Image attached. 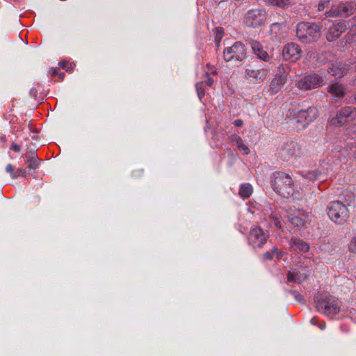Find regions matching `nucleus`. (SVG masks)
Returning <instances> with one entry per match:
<instances>
[{"label":"nucleus","instance_id":"obj_1","mask_svg":"<svg viewBox=\"0 0 356 356\" xmlns=\"http://www.w3.org/2000/svg\"><path fill=\"white\" fill-rule=\"evenodd\" d=\"M273 186L274 191L284 198L292 197L300 192V188L296 185L291 177L282 172L273 174Z\"/></svg>","mask_w":356,"mask_h":356},{"label":"nucleus","instance_id":"obj_2","mask_svg":"<svg viewBox=\"0 0 356 356\" xmlns=\"http://www.w3.org/2000/svg\"><path fill=\"white\" fill-rule=\"evenodd\" d=\"M296 35L302 43L314 42L321 37V27L313 22H299L296 26Z\"/></svg>","mask_w":356,"mask_h":356},{"label":"nucleus","instance_id":"obj_3","mask_svg":"<svg viewBox=\"0 0 356 356\" xmlns=\"http://www.w3.org/2000/svg\"><path fill=\"white\" fill-rule=\"evenodd\" d=\"M326 212L329 218L339 225L343 224L349 218L348 207L340 201L330 202L327 206Z\"/></svg>","mask_w":356,"mask_h":356},{"label":"nucleus","instance_id":"obj_4","mask_svg":"<svg viewBox=\"0 0 356 356\" xmlns=\"http://www.w3.org/2000/svg\"><path fill=\"white\" fill-rule=\"evenodd\" d=\"M266 19L265 10L254 8L248 10L242 17V23L249 28H259L261 26Z\"/></svg>","mask_w":356,"mask_h":356},{"label":"nucleus","instance_id":"obj_5","mask_svg":"<svg viewBox=\"0 0 356 356\" xmlns=\"http://www.w3.org/2000/svg\"><path fill=\"white\" fill-rule=\"evenodd\" d=\"M317 116L318 110L314 107H309L307 110H300L294 113L293 123L298 129H304Z\"/></svg>","mask_w":356,"mask_h":356},{"label":"nucleus","instance_id":"obj_6","mask_svg":"<svg viewBox=\"0 0 356 356\" xmlns=\"http://www.w3.org/2000/svg\"><path fill=\"white\" fill-rule=\"evenodd\" d=\"M245 57L246 50L241 42H236L224 49L223 58L226 62L242 61Z\"/></svg>","mask_w":356,"mask_h":356},{"label":"nucleus","instance_id":"obj_7","mask_svg":"<svg viewBox=\"0 0 356 356\" xmlns=\"http://www.w3.org/2000/svg\"><path fill=\"white\" fill-rule=\"evenodd\" d=\"M355 6L353 3H340L337 5L332 4L330 9L325 13L329 17H346L353 14Z\"/></svg>","mask_w":356,"mask_h":356},{"label":"nucleus","instance_id":"obj_8","mask_svg":"<svg viewBox=\"0 0 356 356\" xmlns=\"http://www.w3.org/2000/svg\"><path fill=\"white\" fill-rule=\"evenodd\" d=\"M324 85V79L316 74L307 75L296 83V86L300 90H307L320 88Z\"/></svg>","mask_w":356,"mask_h":356},{"label":"nucleus","instance_id":"obj_9","mask_svg":"<svg viewBox=\"0 0 356 356\" xmlns=\"http://www.w3.org/2000/svg\"><path fill=\"white\" fill-rule=\"evenodd\" d=\"M327 26V31L326 33V38L330 42L334 41L339 38L341 33L347 29L346 23L343 21L330 22Z\"/></svg>","mask_w":356,"mask_h":356},{"label":"nucleus","instance_id":"obj_10","mask_svg":"<svg viewBox=\"0 0 356 356\" xmlns=\"http://www.w3.org/2000/svg\"><path fill=\"white\" fill-rule=\"evenodd\" d=\"M287 218L292 225L300 229L305 226L309 218V213L302 209H295L288 213Z\"/></svg>","mask_w":356,"mask_h":356},{"label":"nucleus","instance_id":"obj_11","mask_svg":"<svg viewBox=\"0 0 356 356\" xmlns=\"http://www.w3.org/2000/svg\"><path fill=\"white\" fill-rule=\"evenodd\" d=\"M282 55L286 60L296 62L302 56V50L298 44L290 42L284 46Z\"/></svg>","mask_w":356,"mask_h":356},{"label":"nucleus","instance_id":"obj_12","mask_svg":"<svg viewBox=\"0 0 356 356\" xmlns=\"http://www.w3.org/2000/svg\"><path fill=\"white\" fill-rule=\"evenodd\" d=\"M287 75L285 73V67L283 65L278 67V73L275 75L270 84V90L273 93H277L286 83Z\"/></svg>","mask_w":356,"mask_h":356},{"label":"nucleus","instance_id":"obj_13","mask_svg":"<svg viewBox=\"0 0 356 356\" xmlns=\"http://www.w3.org/2000/svg\"><path fill=\"white\" fill-rule=\"evenodd\" d=\"M268 236L259 227L252 228L250 236L249 242L254 248H261L266 243Z\"/></svg>","mask_w":356,"mask_h":356},{"label":"nucleus","instance_id":"obj_14","mask_svg":"<svg viewBox=\"0 0 356 356\" xmlns=\"http://www.w3.org/2000/svg\"><path fill=\"white\" fill-rule=\"evenodd\" d=\"M316 307L327 316L337 314L340 311V305L337 300H330L327 303L318 301Z\"/></svg>","mask_w":356,"mask_h":356},{"label":"nucleus","instance_id":"obj_15","mask_svg":"<svg viewBox=\"0 0 356 356\" xmlns=\"http://www.w3.org/2000/svg\"><path fill=\"white\" fill-rule=\"evenodd\" d=\"M281 154L285 156H293L300 154V145L295 141L286 140L281 147Z\"/></svg>","mask_w":356,"mask_h":356},{"label":"nucleus","instance_id":"obj_16","mask_svg":"<svg viewBox=\"0 0 356 356\" xmlns=\"http://www.w3.org/2000/svg\"><path fill=\"white\" fill-rule=\"evenodd\" d=\"M348 65L342 61H337L332 64L327 72L332 76L341 77L343 76L348 71Z\"/></svg>","mask_w":356,"mask_h":356},{"label":"nucleus","instance_id":"obj_17","mask_svg":"<svg viewBox=\"0 0 356 356\" xmlns=\"http://www.w3.org/2000/svg\"><path fill=\"white\" fill-rule=\"evenodd\" d=\"M250 44L253 53L257 56L258 58L266 62L270 60V56L264 49L263 46L258 41L251 40L250 41Z\"/></svg>","mask_w":356,"mask_h":356},{"label":"nucleus","instance_id":"obj_18","mask_svg":"<svg viewBox=\"0 0 356 356\" xmlns=\"http://www.w3.org/2000/svg\"><path fill=\"white\" fill-rule=\"evenodd\" d=\"M327 91L333 97L340 99H342L347 93L346 88L339 83H332L327 87Z\"/></svg>","mask_w":356,"mask_h":356},{"label":"nucleus","instance_id":"obj_19","mask_svg":"<svg viewBox=\"0 0 356 356\" xmlns=\"http://www.w3.org/2000/svg\"><path fill=\"white\" fill-rule=\"evenodd\" d=\"M268 74V70L264 68L254 69L253 67H248L245 70V76L253 80H262L266 78Z\"/></svg>","mask_w":356,"mask_h":356},{"label":"nucleus","instance_id":"obj_20","mask_svg":"<svg viewBox=\"0 0 356 356\" xmlns=\"http://www.w3.org/2000/svg\"><path fill=\"white\" fill-rule=\"evenodd\" d=\"M290 247L298 252H307L309 250V245L300 239L294 238L291 240Z\"/></svg>","mask_w":356,"mask_h":356},{"label":"nucleus","instance_id":"obj_21","mask_svg":"<svg viewBox=\"0 0 356 356\" xmlns=\"http://www.w3.org/2000/svg\"><path fill=\"white\" fill-rule=\"evenodd\" d=\"M6 170L8 173L10 175L11 177L13 179L21 176H26V172L24 170L19 168H16L11 164H8L6 165Z\"/></svg>","mask_w":356,"mask_h":356},{"label":"nucleus","instance_id":"obj_22","mask_svg":"<svg viewBox=\"0 0 356 356\" xmlns=\"http://www.w3.org/2000/svg\"><path fill=\"white\" fill-rule=\"evenodd\" d=\"M339 112L341 113V116L346 119L348 122L352 121L356 117V110L352 106L345 107Z\"/></svg>","mask_w":356,"mask_h":356},{"label":"nucleus","instance_id":"obj_23","mask_svg":"<svg viewBox=\"0 0 356 356\" xmlns=\"http://www.w3.org/2000/svg\"><path fill=\"white\" fill-rule=\"evenodd\" d=\"M268 3L282 9H287L295 4L291 0H268Z\"/></svg>","mask_w":356,"mask_h":356},{"label":"nucleus","instance_id":"obj_24","mask_svg":"<svg viewBox=\"0 0 356 356\" xmlns=\"http://www.w3.org/2000/svg\"><path fill=\"white\" fill-rule=\"evenodd\" d=\"M252 186L250 184H243L240 187L238 193L242 198L245 199L252 195Z\"/></svg>","mask_w":356,"mask_h":356},{"label":"nucleus","instance_id":"obj_25","mask_svg":"<svg viewBox=\"0 0 356 356\" xmlns=\"http://www.w3.org/2000/svg\"><path fill=\"white\" fill-rule=\"evenodd\" d=\"M348 122L347 121L346 119H345L344 118L341 116L340 112H339V113L334 118H332V120H330V123L332 125L337 126V127L343 126Z\"/></svg>","mask_w":356,"mask_h":356},{"label":"nucleus","instance_id":"obj_26","mask_svg":"<svg viewBox=\"0 0 356 356\" xmlns=\"http://www.w3.org/2000/svg\"><path fill=\"white\" fill-rule=\"evenodd\" d=\"M26 163L30 169H35L40 164L39 157H29Z\"/></svg>","mask_w":356,"mask_h":356},{"label":"nucleus","instance_id":"obj_27","mask_svg":"<svg viewBox=\"0 0 356 356\" xmlns=\"http://www.w3.org/2000/svg\"><path fill=\"white\" fill-rule=\"evenodd\" d=\"M319 173L316 170H312V171H305L303 172V177H305L306 179H308L309 180L314 181L318 179L319 176Z\"/></svg>","mask_w":356,"mask_h":356},{"label":"nucleus","instance_id":"obj_28","mask_svg":"<svg viewBox=\"0 0 356 356\" xmlns=\"http://www.w3.org/2000/svg\"><path fill=\"white\" fill-rule=\"evenodd\" d=\"M237 147L239 150L242 151L243 154H249L248 147L243 143L242 139L241 138H238L236 140Z\"/></svg>","mask_w":356,"mask_h":356},{"label":"nucleus","instance_id":"obj_29","mask_svg":"<svg viewBox=\"0 0 356 356\" xmlns=\"http://www.w3.org/2000/svg\"><path fill=\"white\" fill-rule=\"evenodd\" d=\"M204 86V84L203 82H198L195 85L196 91L200 99H201L205 95Z\"/></svg>","mask_w":356,"mask_h":356},{"label":"nucleus","instance_id":"obj_30","mask_svg":"<svg viewBox=\"0 0 356 356\" xmlns=\"http://www.w3.org/2000/svg\"><path fill=\"white\" fill-rule=\"evenodd\" d=\"M38 149L36 146L33 143H29L26 145V154L29 156H34L37 154Z\"/></svg>","mask_w":356,"mask_h":356},{"label":"nucleus","instance_id":"obj_31","mask_svg":"<svg viewBox=\"0 0 356 356\" xmlns=\"http://www.w3.org/2000/svg\"><path fill=\"white\" fill-rule=\"evenodd\" d=\"M333 0H321L318 4V10L322 11L326 8H328Z\"/></svg>","mask_w":356,"mask_h":356},{"label":"nucleus","instance_id":"obj_32","mask_svg":"<svg viewBox=\"0 0 356 356\" xmlns=\"http://www.w3.org/2000/svg\"><path fill=\"white\" fill-rule=\"evenodd\" d=\"M287 280L289 282H300V277L297 272H289L287 274Z\"/></svg>","mask_w":356,"mask_h":356},{"label":"nucleus","instance_id":"obj_33","mask_svg":"<svg viewBox=\"0 0 356 356\" xmlns=\"http://www.w3.org/2000/svg\"><path fill=\"white\" fill-rule=\"evenodd\" d=\"M349 250L353 252H356V234L353 237L350 243Z\"/></svg>","mask_w":356,"mask_h":356},{"label":"nucleus","instance_id":"obj_34","mask_svg":"<svg viewBox=\"0 0 356 356\" xmlns=\"http://www.w3.org/2000/svg\"><path fill=\"white\" fill-rule=\"evenodd\" d=\"M271 223H273L277 228H279L280 229L281 228V222L280 221L277 219V218H272L271 219Z\"/></svg>","mask_w":356,"mask_h":356},{"label":"nucleus","instance_id":"obj_35","mask_svg":"<svg viewBox=\"0 0 356 356\" xmlns=\"http://www.w3.org/2000/svg\"><path fill=\"white\" fill-rule=\"evenodd\" d=\"M205 76L207 78V81H206L207 85L208 86H211L213 83V79L212 78L209 77V73H206Z\"/></svg>","mask_w":356,"mask_h":356},{"label":"nucleus","instance_id":"obj_36","mask_svg":"<svg viewBox=\"0 0 356 356\" xmlns=\"http://www.w3.org/2000/svg\"><path fill=\"white\" fill-rule=\"evenodd\" d=\"M10 149L15 152V153H18L20 150V147L19 145H17V144H15V143H12L11 145H10Z\"/></svg>","mask_w":356,"mask_h":356},{"label":"nucleus","instance_id":"obj_37","mask_svg":"<svg viewBox=\"0 0 356 356\" xmlns=\"http://www.w3.org/2000/svg\"><path fill=\"white\" fill-rule=\"evenodd\" d=\"M6 142H7L6 136L5 135H1L0 136V145L1 147H3Z\"/></svg>","mask_w":356,"mask_h":356},{"label":"nucleus","instance_id":"obj_38","mask_svg":"<svg viewBox=\"0 0 356 356\" xmlns=\"http://www.w3.org/2000/svg\"><path fill=\"white\" fill-rule=\"evenodd\" d=\"M30 95L31 97H33L34 99H36L37 98V95H38V92H37V90L35 88H33L30 90Z\"/></svg>","mask_w":356,"mask_h":356},{"label":"nucleus","instance_id":"obj_39","mask_svg":"<svg viewBox=\"0 0 356 356\" xmlns=\"http://www.w3.org/2000/svg\"><path fill=\"white\" fill-rule=\"evenodd\" d=\"M243 122L242 120L241 119H237L234 122V124L236 126V127H240L243 125Z\"/></svg>","mask_w":356,"mask_h":356},{"label":"nucleus","instance_id":"obj_40","mask_svg":"<svg viewBox=\"0 0 356 356\" xmlns=\"http://www.w3.org/2000/svg\"><path fill=\"white\" fill-rule=\"evenodd\" d=\"M49 74L52 76H54L58 74V69L57 68H51L50 70H49Z\"/></svg>","mask_w":356,"mask_h":356},{"label":"nucleus","instance_id":"obj_41","mask_svg":"<svg viewBox=\"0 0 356 356\" xmlns=\"http://www.w3.org/2000/svg\"><path fill=\"white\" fill-rule=\"evenodd\" d=\"M67 64L66 61H60L59 62L58 65L62 69H66Z\"/></svg>","mask_w":356,"mask_h":356},{"label":"nucleus","instance_id":"obj_42","mask_svg":"<svg viewBox=\"0 0 356 356\" xmlns=\"http://www.w3.org/2000/svg\"><path fill=\"white\" fill-rule=\"evenodd\" d=\"M264 256L266 259H270L272 258L271 254L269 252H266Z\"/></svg>","mask_w":356,"mask_h":356},{"label":"nucleus","instance_id":"obj_43","mask_svg":"<svg viewBox=\"0 0 356 356\" xmlns=\"http://www.w3.org/2000/svg\"><path fill=\"white\" fill-rule=\"evenodd\" d=\"M318 327H319V328H320L321 330H325V323H322V324L319 325H318Z\"/></svg>","mask_w":356,"mask_h":356},{"label":"nucleus","instance_id":"obj_44","mask_svg":"<svg viewBox=\"0 0 356 356\" xmlns=\"http://www.w3.org/2000/svg\"><path fill=\"white\" fill-rule=\"evenodd\" d=\"M59 76H60V80H63L64 76H65V73L64 72H62V73H60L58 74Z\"/></svg>","mask_w":356,"mask_h":356},{"label":"nucleus","instance_id":"obj_45","mask_svg":"<svg viewBox=\"0 0 356 356\" xmlns=\"http://www.w3.org/2000/svg\"><path fill=\"white\" fill-rule=\"evenodd\" d=\"M310 322H311V323H312V325H316V319H315V318H314L311 319Z\"/></svg>","mask_w":356,"mask_h":356},{"label":"nucleus","instance_id":"obj_46","mask_svg":"<svg viewBox=\"0 0 356 356\" xmlns=\"http://www.w3.org/2000/svg\"><path fill=\"white\" fill-rule=\"evenodd\" d=\"M273 251L277 253V249L276 248H273Z\"/></svg>","mask_w":356,"mask_h":356},{"label":"nucleus","instance_id":"obj_47","mask_svg":"<svg viewBox=\"0 0 356 356\" xmlns=\"http://www.w3.org/2000/svg\"><path fill=\"white\" fill-rule=\"evenodd\" d=\"M354 99H355V101L356 102V94L355 95Z\"/></svg>","mask_w":356,"mask_h":356}]
</instances>
